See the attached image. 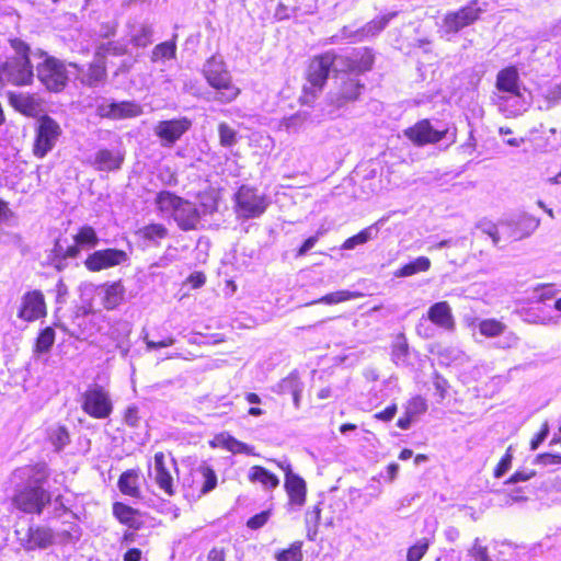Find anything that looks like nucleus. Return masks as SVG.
<instances>
[{
	"mask_svg": "<svg viewBox=\"0 0 561 561\" xmlns=\"http://www.w3.org/2000/svg\"><path fill=\"white\" fill-rule=\"evenodd\" d=\"M533 462L543 466L561 463V455L548 453L539 454L535 457Z\"/></svg>",
	"mask_w": 561,
	"mask_h": 561,
	"instance_id": "bf43d9fd",
	"label": "nucleus"
},
{
	"mask_svg": "<svg viewBox=\"0 0 561 561\" xmlns=\"http://www.w3.org/2000/svg\"><path fill=\"white\" fill-rule=\"evenodd\" d=\"M13 216L7 202L0 199V225L8 222Z\"/></svg>",
	"mask_w": 561,
	"mask_h": 561,
	"instance_id": "338daca9",
	"label": "nucleus"
},
{
	"mask_svg": "<svg viewBox=\"0 0 561 561\" xmlns=\"http://www.w3.org/2000/svg\"><path fill=\"white\" fill-rule=\"evenodd\" d=\"M119 491L127 496L140 497L139 474L135 470L123 472L117 482Z\"/></svg>",
	"mask_w": 561,
	"mask_h": 561,
	"instance_id": "c756f323",
	"label": "nucleus"
},
{
	"mask_svg": "<svg viewBox=\"0 0 561 561\" xmlns=\"http://www.w3.org/2000/svg\"><path fill=\"white\" fill-rule=\"evenodd\" d=\"M271 517V511H263L254 516H252L248 522L247 526L251 529H259L263 527Z\"/></svg>",
	"mask_w": 561,
	"mask_h": 561,
	"instance_id": "4d7b16f0",
	"label": "nucleus"
},
{
	"mask_svg": "<svg viewBox=\"0 0 561 561\" xmlns=\"http://www.w3.org/2000/svg\"><path fill=\"white\" fill-rule=\"evenodd\" d=\"M124 152L119 149H99L91 162L93 168L102 172L117 171L124 161Z\"/></svg>",
	"mask_w": 561,
	"mask_h": 561,
	"instance_id": "6ab92c4d",
	"label": "nucleus"
},
{
	"mask_svg": "<svg viewBox=\"0 0 561 561\" xmlns=\"http://www.w3.org/2000/svg\"><path fill=\"white\" fill-rule=\"evenodd\" d=\"M285 490L289 497V503L293 506L301 507L306 501V482L298 474L288 476L285 478Z\"/></svg>",
	"mask_w": 561,
	"mask_h": 561,
	"instance_id": "b1692460",
	"label": "nucleus"
},
{
	"mask_svg": "<svg viewBox=\"0 0 561 561\" xmlns=\"http://www.w3.org/2000/svg\"><path fill=\"white\" fill-rule=\"evenodd\" d=\"M79 253L80 249L77 245H68L66 241L59 239L51 250L50 261L58 271H61L67 266L66 261L77 257Z\"/></svg>",
	"mask_w": 561,
	"mask_h": 561,
	"instance_id": "393cba45",
	"label": "nucleus"
},
{
	"mask_svg": "<svg viewBox=\"0 0 561 561\" xmlns=\"http://www.w3.org/2000/svg\"><path fill=\"white\" fill-rule=\"evenodd\" d=\"M139 234L145 239L153 243H158L164 239L168 234L167 228L161 224H151L139 230Z\"/></svg>",
	"mask_w": 561,
	"mask_h": 561,
	"instance_id": "ea45409f",
	"label": "nucleus"
},
{
	"mask_svg": "<svg viewBox=\"0 0 561 561\" xmlns=\"http://www.w3.org/2000/svg\"><path fill=\"white\" fill-rule=\"evenodd\" d=\"M75 242L76 243L73 245H77L78 248H94L99 243V238L92 227L83 226L75 236Z\"/></svg>",
	"mask_w": 561,
	"mask_h": 561,
	"instance_id": "4c0bfd02",
	"label": "nucleus"
},
{
	"mask_svg": "<svg viewBox=\"0 0 561 561\" xmlns=\"http://www.w3.org/2000/svg\"><path fill=\"white\" fill-rule=\"evenodd\" d=\"M176 44L175 41H167L158 44L151 54V61L157 62L160 60H170L175 58Z\"/></svg>",
	"mask_w": 561,
	"mask_h": 561,
	"instance_id": "c9c22d12",
	"label": "nucleus"
},
{
	"mask_svg": "<svg viewBox=\"0 0 561 561\" xmlns=\"http://www.w3.org/2000/svg\"><path fill=\"white\" fill-rule=\"evenodd\" d=\"M248 478L253 483H260L265 490H273L279 485V479L261 466L251 467Z\"/></svg>",
	"mask_w": 561,
	"mask_h": 561,
	"instance_id": "c85d7f7f",
	"label": "nucleus"
},
{
	"mask_svg": "<svg viewBox=\"0 0 561 561\" xmlns=\"http://www.w3.org/2000/svg\"><path fill=\"white\" fill-rule=\"evenodd\" d=\"M479 331L486 337H494L504 333L505 325L497 320L486 319L480 322Z\"/></svg>",
	"mask_w": 561,
	"mask_h": 561,
	"instance_id": "c03bdc74",
	"label": "nucleus"
},
{
	"mask_svg": "<svg viewBox=\"0 0 561 561\" xmlns=\"http://www.w3.org/2000/svg\"><path fill=\"white\" fill-rule=\"evenodd\" d=\"M113 513L121 523L133 526L136 515L135 510L123 503H115L113 506Z\"/></svg>",
	"mask_w": 561,
	"mask_h": 561,
	"instance_id": "49530a36",
	"label": "nucleus"
},
{
	"mask_svg": "<svg viewBox=\"0 0 561 561\" xmlns=\"http://www.w3.org/2000/svg\"><path fill=\"white\" fill-rule=\"evenodd\" d=\"M496 91L493 94H506L525 89L519 81V75L515 67H507L499 71L496 76Z\"/></svg>",
	"mask_w": 561,
	"mask_h": 561,
	"instance_id": "412c9836",
	"label": "nucleus"
},
{
	"mask_svg": "<svg viewBox=\"0 0 561 561\" xmlns=\"http://www.w3.org/2000/svg\"><path fill=\"white\" fill-rule=\"evenodd\" d=\"M469 556L473 558L476 561H490L488 548L483 546L480 539H476L472 548L469 551Z\"/></svg>",
	"mask_w": 561,
	"mask_h": 561,
	"instance_id": "6e6d98bb",
	"label": "nucleus"
},
{
	"mask_svg": "<svg viewBox=\"0 0 561 561\" xmlns=\"http://www.w3.org/2000/svg\"><path fill=\"white\" fill-rule=\"evenodd\" d=\"M125 287L121 280L102 286V305L107 310L117 308L125 298Z\"/></svg>",
	"mask_w": 561,
	"mask_h": 561,
	"instance_id": "a878e982",
	"label": "nucleus"
},
{
	"mask_svg": "<svg viewBox=\"0 0 561 561\" xmlns=\"http://www.w3.org/2000/svg\"><path fill=\"white\" fill-rule=\"evenodd\" d=\"M55 343V331L53 328L47 327L42 330L36 339L34 353L44 354L48 353Z\"/></svg>",
	"mask_w": 561,
	"mask_h": 561,
	"instance_id": "e433bc0d",
	"label": "nucleus"
},
{
	"mask_svg": "<svg viewBox=\"0 0 561 561\" xmlns=\"http://www.w3.org/2000/svg\"><path fill=\"white\" fill-rule=\"evenodd\" d=\"M416 331L419 335L423 337L430 339L433 336V329L427 324V320L421 319L416 327Z\"/></svg>",
	"mask_w": 561,
	"mask_h": 561,
	"instance_id": "774afa93",
	"label": "nucleus"
},
{
	"mask_svg": "<svg viewBox=\"0 0 561 561\" xmlns=\"http://www.w3.org/2000/svg\"><path fill=\"white\" fill-rule=\"evenodd\" d=\"M408 354V344L403 336H401L397 343L393 346L392 355L393 357L399 360L403 357H405Z\"/></svg>",
	"mask_w": 561,
	"mask_h": 561,
	"instance_id": "0e129e2a",
	"label": "nucleus"
},
{
	"mask_svg": "<svg viewBox=\"0 0 561 561\" xmlns=\"http://www.w3.org/2000/svg\"><path fill=\"white\" fill-rule=\"evenodd\" d=\"M378 227L377 225H371L362 231H359L357 234L346 239L342 245L344 250H353L357 245L364 244L368 242L369 240H373L378 234Z\"/></svg>",
	"mask_w": 561,
	"mask_h": 561,
	"instance_id": "72a5a7b5",
	"label": "nucleus"
},
{
	"mask_svg": "<svg viewBox=\"0 0 561 561\" xmlns=\"http://www.w3.org/2000/svg\"><path fill=\"white\" fill-rule=\"evenodd\" d=\"M492 101L496 105L499 112H501L505 117L522 115L530 105V100L527 98L526 89L506 94H493Z\"/></svg>",
	"mask_w": 561,
	"mask_h": 561,
	"instance_id": "f8f14e48",
	"label": "nucleus"
},
{
	"mask_svg": "<svg viewBox=\"0 0 561 561\" xmlns=\"http://www.w3.org/2000/svg\"><path fill=\"white\" fill-rule=\"evenodd\" d=\"M431 267V261L426 256H419L394 272L396 277H408L420 272H426Z\"/></svg>",
	"mask_w": 561,
	"mask_h": 561,
	"instance_id": "473e14b6",
	"label": "nucleus"
},
{
	"mask_svg": "<svg viewBox=\"0 0 561 561\" xmlns=\"http://www.w3.org/2000/svg\"><path fill=\"white\" fill-rule=\"evenodd\" d=\"M518 343V337L513 332H505L502 334V339L497 342L499 347L512 348Z\"/></svg>",
	"mask_w": 561,
	"mask_h": 561,
	"instance_id": "680f3d73",
	"label": "nucleus"
},
{
	"mask_svg": "<svg viewBox=\"0 0 561 561\" xmlns=\"http://www.w3.org/2000/svg\"><path fill=\"white\" fill-rule=\"evenodd\" d=\"M153 28L150 24L139 23L129 28V42L136 47H147L152 42Z\"/></svg>",
	"mask_w": 561,
	"mask_h": 561,
	"instance_id": "7c9ffc66",
	"label": "nucleus"
},
{
	"mask_svg": "<svg viewBox=\"0 0 561 561\" xmlns=\"http://www.w3.org/2000/svg\"><path fill=\"white\" fill-rule=\"evenodd\" d=\"M480 13L481 9L478 7L477 2H471L458 11L449 12L443 20L442 31L446 35L456 34L478 20Z\"/></svg>",
	"mask_w": 561,
	"mask_h": 561,
	"instance_id": "ddd939ff",
	"label": "nucleus"
},
{
	"mask_svg": "<svg viewBox=\"0 0 561 561\" xmlns=\"http://www.w3.org/2000/svg\"><path fill=\"white\" fill-rule=\"evenodd\" d=\"M477 228L481 230L482 233L488 234L494 245H497L502 240L505 241V237L501 232V221L495 225L492 221L481 220Z\"/></svg>",
	"mask_w": 561,
	"mask_h": 561,
	"instance_id": "79ce46f5",
	"label": "nucleus"
},
{
	"mask_svg": "<svg viewBox=\"0 0 561 561\" xmlns=\"http://www.w3.org/2000/svg\"><path fill=\"white\" fill-rule=\"evenodd\" d=\"M397 413V404L392 403L387 407L383 411H380L374 415L375 419L380 420L382 422L391 421Z\"/></svg>",
	"mask_w": 561,
	"mask_h": 561,
	"instance_id": "69168bd1",
	"label": "nucleus"
},
{
	"mask_svg": "<svg viewBox=\"0 0 561 561\" xmlns=\"http://www.w3.org/2000/svg\"><path fill=\"white\" fill-rule=\"evenodd\" d=\"M310 119V114L306 111L298 112L295 115L286 117L282 122V126L287 131H298Z\"/></svg>",
	"mask_w": 561,
	"mask_h": 561,
	"instance_id": "37998d69",
	"label": "nucleus"
},
{
	"mask_svg": "<svg viewBox=\"0 0 561 561\" xmlns=\"http://www.w3.org/2000/svg\"><path fill=\"white\" fill-rule=\"evenodd\" d=\"M49 439L57 451L69 443V433L65 426H56L49 430Z\"/></svg>",
	"mask_w": 561,
	"mask_h": 561,
	"instance_id": "a18cd8bd",
	"label": "nucleus"
},
{
	"mask_svg": "<svg viewBox=\"0 0 561 561\" xmlns=\"http://www.w3.org/2000/svg\"><path fill=\"white\" fill-rule=\"evenodd\" d=\"M202 476L204 479V483L201 489L202 494H207L211 490H214L217 485V476L211 468L205 467L202 470Z\"/></svg>",
	"mask_w": 561,
	"mask_h": 561,
	"instance_id": "603ef678",
	"label": "nucleus"
},
{
	"mask_svg": "<svg viewBox=\"0 0 561 561\" xmlns=\"http://www.w3.org/2000/svg\"><path fill=\"white\" fill-rule=\"evenodd\" d=\"M331 69L341 71L337 56L333 51H327L325 54L313 58L308 67L307 73L309 85H306L305 90L307 92L310 91L311 93H316L321 90Z\"/></svg>",
	"mask_w": 561,
	"mask_h": 561,
	"instance_id": "6e6552de",
	"label": "nucleus"
},
{
	"mask_svg": "<svg viewBox=\"0 0 561 561\" xmlns=\"http://www.w3.org/2000/svg\"><path fill=\"white\" fill-rule=\"evenodd\" d=\"M428 549L427 539H420L414 546L408 551L407 561H420Z\"/></svg>",
	"mask_w": 561,
	"mask_h": 561,
	"instance_id": "3c124183",
	"label": "nucleus"
},
{
	"mask_svg": "<svg viewBox=\"0 0 561 561\" xmlns=\"http://www.w3.org/2000/svg\"><path fill=\"white\" fill-rule=\"evenodd\" d=\"M404 135L415 145L436 144L447 137L448 129L435 128L428 119H422L404 130Z\"/></svg>",
	"mask_w": 561,
	"mask_h": 561,
	"instance_id": "dca6fc26",
	"label": "nucleus"
},
{
	"mask_svg": "<svg viewBox=\"0 0 561 561\" xmlns=\"http://www.w3.org/2000/svg\"><path fill=\"white\" fill-rule=\"evenodd\" d=\"M337 61L341 71L358 75L371 69L374 55L368 48H359L347 56H337Z\"/></svg>",
	"mask_w": 561,
	"mask_h": 561,
	"instance_id": "f3484780",
	"label": "nucleus"
},
{
	"mask_svg": "<svg viewBox=\"0 0 561 561\" xmlns=\"http://www.w3.org/2000/svg\"><path fill=\"white\" fill-rule=\"evenodd\" d=\"M9 101H10V104L16 111H19L27 116H33L38 111V102L36 101V99L33 95L25 94V93L10 92Z\"/></svg>",
	"mask_w": 561,
	"mask_h": 561,
	"instance_id": "cd10ccee",
	"label": "nucleus"
},
{
	"mask_svg": "<svg viewBox=\"0 0 561 561\" xmlns=\"http://www.w3.org/2000/svg\"><path fill=\"white\" fill-rule=\"evenodd\" d=\"M220 145L231 147L237 142V133L228 124L220 123L218 126Z\"/></svg>",
	"mask_w": 561,
	"mask_h": 561,
	"instance_id": "09e8293b",
	"label": "nucleus"
},
{
	"mask_svg": "<svg viewBox=\"0 0 561 561\" xmlns=\"http://www.w3.org/2000/svg\"><path fill=\"white\" fill-rule=\"evenodd\" d=\"M15 473L34 479V484L25 486L15 494L14 505L25 513L39 514L50 502V494L41 485L46 478V467L44 465L24 467L16 470Z\"/></svg>",
	"mask_w": 561,
	"mask_h": 561,
	"instance_id": "f257e3e1",
	"label": "nucleus"
},
{
	"mask_svg": "<svg viewBox=\"0 0 561 561\" xmlns=\"http://www.w3.org/2000/svg\"><path fill=\"white\" fill-rule=\"evenodd\" d=\"M128 261L129 255L124 250L107 248L89 254L84 261V266L90 272H100L123 265Z\"/></svg>",
	"mask_w": 561,
	"mask_h": 561,
	"instance_id": "9b49d317",
	"label": "nucleus"
},
{
	"mask_svg": "<svg viewBox=\"0 0 561 561\" xmlns=\"http://www.w3.org/2000/svg\"><path fill=\"white\" fill-rule=\"evenodd\" d=\"M301 542H294L288 549L276 553L277 561H301Z\"/></svg>",
	"mask_w": 561,
	"mask_h": 561,
	"instance_id": "8fccbe9b",
	"label": "nucleus"
},
{
	"mask_svg": "<svg viewBox=\"0 0 561 561\" xmlns=\"http://www.w3.org/2000/svg\"><path fill=\"white\" fill-rule=\"evenodd\" d=\"M60 135L61 128L55 119L47 115L39 117L35 126L34 156L39 159L46 157L56 146Z\"/></svg>",
	"mask_w": 561,
	"mask_h": 561,
	"instance_id": "423d86ee",
	"label": "nucleus"
},
{
	"mask_svg": "<svg viewBox=\"0 0 561 561\" xmlns=\"http://www.w3.org/2000/svg\"><path fill=\"white\" fill-rule=\"evenodd\" d=\"M47 314L45 297L41 290H30L21 297L18 318L34 322Z\"/></svg>",
	"mask_w": 561,
	"mask_h": 561,
	"instance_id": "2eb2a0df",
	"label": "nucleus"
},
{
	"mask_svg": "<svg viewBox=\"0 0 561 561\" xmlns=\"http://www.w3.org/2000/svg\"><path fill=\"white\" fill-rule=\"evenodd\" d=\"M360 294L350 291V290H337L334 293H330L320 299L316 300L314 304H325V305H335L343 301H347L354 298L359 297Z\"/></svg>",
	"mask_w": 561,
	"mask_h": 561,
	"instance_id": "a19ab883",
	"label": "nucleus"
},
{
	"mask_svg": "<svg viewBox=\"0 0 561 561\" xmlns=\"http://www.w3.org/2000/svg\"><path fill=\"white\" fill-rule=\"evenodd\" d=\"M156 204L164 216L173 217L182 230L196 229L201 219V211L195 204L169 191L160 192L156 197Z\"/></svg>",
	"mask_w": 561,
	"mask_h": 561,
	"instance_id": "f03ea898",
	"label": "nucleus"
},
{
	"mask_svg": "<svg viewBox=\"0 0 561 561\" xmlns=\"http://www.w3.org/2000/svg\"><path fill=\"white\" fill-rule=\"evenodd\" d=\"M101 116L113 119L137 117L142 113L141 106L131 101L112 102L98 107Z\"/></svg>",
	"mask_w": 561,
	"mask_h": 561,
	"instance_id": "a211bd4d",
	"label": "nucleus"
},
{
	"mask_svg": "<svg viewBox=\"0 0 561 561\" xmlns=\"http://www.w3.org/2000/svg\"><path fill=\"white\" fill-rule=\"evenodd\" d=\"M191 127V119L180 117L159 122L153 131L162 147H172Z\"/></svg>",
	"mask_w": 561,
	"mask_h": 561,
	"instance_id": "4468645a",
	"label": "nucleus"
},
{
	"mask_svg": "<svg viewBox=\"0 0 561 561\" xmlns=\"http://www.w3.org/2000/svg\"><path fill=\"white\" fill-rule=\"evenodd\" d=\"M512 460H513L512 447H508L505 455L502 457V459L500 460L499 465L496 466V468L494 470L495 478H501L508 471V469L512 466Z\"/></svg>",
	"mask_w": 561,
	"mask_h": 561,
	"instance_id": "5fc2aeb1",
	"label": "nucleus"
},
{
	"mask_svg": "<svg viewBox=\"0 0 561 561\" xmlns=\"http://www.w3.org/2000/svg\"><path fill=\"white\" fill-rule=\"evenodd\" d=\"M539 224L540 220L531 215L514 214L501 220V232L505 241L520 240L530 236Z\"/></svg>",
	"mask_w": 561,
	"mask_h": 561,
	"instance_id": "9d476101",
	"label": "nucleus"
},
{
	"mask_svg": "<svg viewBox=\"0 0 561 561\" xmlns=\"http://www.w3.org/2000/svg\"><path fill=\"white\" fill-rule=\"evenodd\" d=\"M216 444L233 454L255 455L254 447L238 440L231 435L220 434L215 438Z\"/></svg>",
	"mask_w": 561,
	"mask_h": 561,
	"instance_id": "2f4dec72",
	"label": "nucleus"
},
{
	"mask_svg": "<svg viewBox=\"0 0 561 561\" xmlns=\"http://www.w3.org/2000/svg\"><path fill=\"white\" fill-rule=\"evenodd\" d=\"M427 317L435 325L451 331L455 327L451 309L447 301H439L430 307Z\"/></svg>",
	"mask_w": 561,
	"mask_h": 561,
	"instance_id": "4be33fe9",
	"label": "nucleus"
},
{
	"mask_svg": "<svg viewBox=\"0 0 561 561\" xmlns=\"http://www.w3.org/2000/svg\"><path fill=\"white\" fill-rule=\"evenodd\" d=\"M69 67L76 69L81 81L88 85L98 84L106 76L104 61L101 60L100 58H98L95 61L90 64L87 70L79 67L77 64H69Z\"/></svg>",
	"mask_w": 561,
	"mask_h": 561,
	"instance_id": "5701e85b",
	"label": "nucleus"
},
{
	"mask_svg": "<svg viewBox=\"0 0 561 561\" xmlns=\"http://www.w3.org/2000/svg\"><path fill=\"white\" fill-rule=\"evenodd\" d=\"M203 72L208 84L216 90L215 101L222 104L231 103L240 94V89L232 83L231 76L220 58L210 57L204 65Z\"/></svg>",
	"mask_w": 561,
	"mask_h": 561,
	"instance_id": "7ed1b4c3",
	"label": "nucleus"
},
{
	"mask_svg": "<svg viewBox=\"0 0 561 561\" xmlns=\"http://www.w3.org/2000/svg\"><path fill=\"white\" fill-rule=\"evenodd\" d=\"M81 408L94 419L108 417L113 411L110 392L98 383L91 385L82 394Z\"/></svg>",
	"mask_w": 561,
	"mask_h": 561,
	"instance_id": "0eeeda50",
	"label": "nucleus"
},
{
	"mask_svg": "<svg viewBox=\"0 0 561 561\" xmlns=\"http://www.w3.org/2000/svg\"><path fill=\"white\" fill-rule=\"evenodd\" d=\"M363 88L364 85L357 79H348L342 88V99L344 101L356 100Z\"/></svg>",
	"mask_w": 561,
	"mask_h": 561,
	"instance_id": "de8ad7c7",
	"label": "nucleus"
},
{
	"mask_svg": "<svg viewBox=\"0 0 561 561\" xmlns=\"http://www.w3.org/2000/svg\"><path fill=\"white\" fill-rule=\"evenodd\" d=\"M396 16L397 12H390L388 14L374 19L373 21L368 22L360 28H356V36L358 41H364L369 37L378 35Z\"/></svg>",
	"mask_w": 561,
	"mask_h": 561,
	"instance_id": "bb28decb",
	"label": "nucleus"
},
{
	"mask_svg": "<svg viewBox=\"0 0 561 561\" xmlns=\"http://www.w3.org/2000/svg\"><path fill=\"white\" fill-rule=\"evenodd\" d=\"M549 434V424L545 422L541 426L540 432L531 439L530 449L536 450L540 444L547 438Z\"/></svg>",
	"mask_w": 561,
	"mask_h": 561,
	"instance_id": "e2e57ef3",
	"label": "nucleus"
},
{
	"mask_svg": "<svg viewBox=\"0 0 561 561\" xmlns=\"http://www.w3.org/2000/svg\"><path fill=\"white\" fill-rule=\"evenodd\" d=\"M267 206V197L252 186L242 185L234 194V211L239 218H257L265 213Z\"/></svg>",
	"mask_w": 561,
	"mask_h": 561,
	"instance_id": "39448f33",
	"label": "nucleus"
},
{
	"mask_svg": "<svg viewBox=\"0 0 561 561\" xmlns=\"http://www.w3.org/2000/svg\"><path fill=\"white\" fill-rule=\"evenodd\" d=\"M323 234L321 230H319L314 236L309 237L302 245L299 248L297 252V256L306 255L318 242L319 238Z\"/></svg>",
	"mask_w": 561,
	"mask_h": 561,
	"instance_id": "052dcab7",
	"label": "nucleus"
},
{
	"mask_svg": "<svg viewBox=\"0 0 561 561\" xmlns=\"http://www.w3.org/2000/svg\"><path fill=\"white\" fill-rule=\"evenodd\" d=\"M26 540V548L33 550L36 548H45L51 540L49 530L45 528L30 527Z\"/></svg>",
	"mask_w": 561,
	"mask_h": 561,
	"instance_id": "f704fd0d",
	"label": "nucleus"
},
{
	"mask_svg": "<svg viewBox=\"0 0 561 561\" xmlns=\"http://www.w3.org/2000/svg\"><path fill=\"white\" fill-rule=\"evenodd\" d=\"M302 388L298 374L291 373L278 382L276 391L282 394H293L302 391Z\"/></svg>",
	"mask_w": 561,
	"mask_h": 561,
	"instance_id": "58836bf2",
	"label": "nucleus"
},
{
	"mask_svg": "<svg viewBox=\"0 0 561 561\" xmlns=\"http://www.w3.org/2000/svg\"><path fill=\"white\" fill-rule=\"evenodd\" d=\"M151 474L161 490L169 495L173 493V478L171 476L170 468L167 466L165 455L161 451L156 453L153 457Z\"/></svg>",
	"mask_w": 561,
	"mask_h": 561,
	"instance_id": "aec40b11",
	"label": "nucleus"
},
{
	"mask_svg": "<svg viewBox=\"0 0 561 561\" xmlns=\"http://www.w3.org/2000/svg\"><path fill=\"white\" fill-rule=\"evenodd\" d=\"M426 409H427L426 401L422 397L417 396V397L412 398L408 402V404L405 407V412H407V414L414 417L419 414L424 413L426 411Z\"/></svg>",
	"mask_w": 561,
	"mask_h": 561,
	"instance_id": "864d4df0",
	"label": "nucleus"
},
{
	"mask_svg": "<svg viewBox=\"0 0 561 561\" xmlns=\"http://www.w3.org/2000/svg\"><path fill=\"white\" fill-rule=\"evenodd\" d=\"M45 59L37 65V78L49 91H61L69 79L65 64L54 57L43 54Z\"/></svg>",
	"mask_w": 561,
	"mask_h": 561,
	"instance_id": "1a4fd4ad",
	"label": "nucleus"
},
{
	"mask_svg": "<svg viewBox=\"0 0 561 561\" xmlns=\"http://www.w3.org/2000/svg\"><path fill=\"white\" fill-rule=\"evenodd\" d=\"M536 476V471L533 470V469H528V468H523V469H519L517 470L506 482L505 484H513V483H518V482H524V481H527L529 479H531L533 477Z\"/></svg>",
	"mask_w": 561,
	"mask_h": 561,
	"instance_id": "13d9d810",
	"label": "nucleus"
},
{
	"mask_svg": "<svg viewBox=\"0 0 561 561\" xmlns=\"http://www.w3.org/2000/svg\"><path fill=\"white\" fill-rule=\"evenodd\" d=\"M11 46L16 56L8 59L0 67V80L16 85L27 84L33 78V70L28 59V46L20 39H12Z\"/></svg>",
	"mask_w": 561,
	"mask_h": 561,
	"instance_id": "20e7f679",
	"label": "nucleus"
}]
</instances>
